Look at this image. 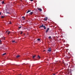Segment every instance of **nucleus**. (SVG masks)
Returning a JSON list of instances; mask_svg holds the SVG:
<instances>
[{"instance_id": "obj_1", "label": "nucleus", "mask_w": 75, "mask_h": 75, "mask_svg": "<svg viewBox=\"0 0 75 75\" xmlns=\"http://www.w3.org/2000/svg\"><path fill=\"white\" fill-rule=\"evenodd\" d=\"M66 73L68 75V74H69V73H70V71H69V69H68L66 71Z\"/></svg>"}, {"instance_id": "obj_2", "label": "nucleus", "mask_w": 75, "mask_h": 75, "mask_svg": "<svg viewBox=\"0 0 75 75\" xmlns=\"http://www.w3.org/2000/svg\"><path fill=\"white\" fill-rule=\"evenodd\" d=\"M43 27H44V25H43V24H42V25L40 26V27H39V28H43Z\"/></svg>"}, {"instance_id": "obj_3", "label": "nucleus", "mask_w": 75, "mask_h": 75, "mask_svg": "<svg viewBox=\"0 0 75 75\" xmlns=\"http://www.w3.org/2000/svg\"><path fill=\"white\" fill-rule=\"evenodd\" d=\"M50 30V28H47V29L46 30V33H48V30Z\"/></svg>"}, {"instance_id": "obj_4", "label": "nucleus", "mask_w": 75, "mask_h": 75, "mask_svg": "<svg viewBox=\"0 0 75 75\" xmlns=\"http://www.w3.org/2000/svg\"><path fill=\"white\" fill-rule=\"evenodd\" d=\"M47 19H48V18L46 17L44 18V20L45 21H47Z\"/></svg>"}, {"instance_id": "obj_5", "label": "nucleus", "mask_w": 75, "mask_h": 75, "mask_svg": "<svg viewBox=\"0 0 75 75\" xmlns=\"http://www.w3.org/2000/svg\"><path fill=\"white\" fill-rule=\"evenodd\" d=\"M48 51H49V52H51V48H49L48 50Z\"/></svg>"}, {"instance_id": "obj_6", "label": "nucleus", "mask_w": 75, "mask_h": 75, "mask_svg": "<svg viewBox=\"0 0 75 75\" xmlns=\"http://www.w3.org/2000/svg\"><path fill=\"white\" fill-rule=\"evenodd\" d=\"M38 10H39V11H42V9L40 8H39L38 9Z\"/></svg>"}, {"instance_id": "obj_7", "label": "nucleus", "mask_w": 75, "mask_h": 75, "mask_svg": "<svg viewBox=\"0 0 75 75\" xmlns=\"http://www.w3.org/2000/svg\"><path fill=\"white\" fill-rule=\"evenodd\" d=\"M33 14V12H31L29 14H30V15H32Z\"/></svg>"}, {"instance_id": "obj_8", "label": "nucleus", "mask_w": 75, "mask_h": 75, "mask_svg": "<svg viewBox=\"0 0 75 75\" xmlns=\"http://www.w3.org/2000/svg\"><path fill=\"white\" fill-rule=\"evenodd\" d=\"M30 11H31L29 10H28L26 13L27 14L29 12H30Z\"/></svg>"}, {"instance_id": "obj_9", "label": "nucleus", "mask_w": 75, "mask_h": 75, "mask_svg": "<svg viewBox=\"0 0 75 75\" xmlns=\"http://www.w3.org/2000/svg\"><path fill=\"white\" fill-rule=\"evenodd\" d=\"M35 56L36 55H34H34H33L32 56H33V58H35Z\"/></svg>"}, {"instance_id": "obj_10", "label": "nucleus", "mask_w": 75, "mask_h": 75, "mask_svg": "<svg viewBox=\"0 0 75 75\" xmlns=\"http://www.w3.org/2000/svg\"><path fill=\"white\" fill-rule=\"evenodd\" d=\"M20 57V55H17L16 56V58H19V57Z\"/></svg>"}, {"instance_id": "obj_11", "label": "nucleus", "mask_w": 75, "mask_h": 75, "mask_svg": "<svg viewBox=\"0 0 75 75\" xmlns=\"http://www.w3.org/2000/svg\"><path fill=\"white\" fill-rule=\"evenodd\" d=\"M44 29H46V27H45V26L44 25L43 27Z\"/></svg>"}, {"instance_id": "obj_12", "label": "nucleus", "mask_w": 75, "mask_h": 75, "mask_svg": "<svg viewBox=\"0 0 75 75\" xmlns=\"http://www.w3.org/2000/svg\"><path fill=\"white\" fill-rule=\"evenodd\" d=\"M10 31H8V35H9V34H10Z\"/></svg>"}, {"instance_id": "obj_13", "label": "nucleus", "mask_w": 75, "mask_h": 75, "mask_svg": "<svg viewBox=\"0 0 75 75\" xmlns=\"http://www.w3.org/2000/svg\"><path fill=\"white\" fill-rule=\"evenodd\" d=\"M38 58H39V59H40V57L39 55H38Z\"/></svg>"}, {"instance_id": "obj_14", "label": "nucleus", "mask_w": 75, "mask_h": 75, "mask_svg": "<svg viewBox=\"0 0 75 75\" xmlns=\"http://www.w3.org/2000/svg\"><path fill=\"white\" fill-rule=\"evenodd\" d=\"M22 18H23V20L25 19V17L24 16L22 17Z\"/></svg>"}, {"instance_id": "obj_15", "label": "nucleus", "mask_w": 75, "mask_h": 75, "mask_svg": "<svg viewBox=\"0 0 75 75\" xmlns=\"http://www.w3.org/2000/svg\"><path fill=\"white\" fill-rule=\"evenodd\" d=\"M38 41H40L41 40L40 39H37Z\"/></svg>"}, {"instance_id": "obj_16", "label": "nucleus", "mask_w": 75, "mask_h": 75, "mask_svg": "<svg viewBox=\"0 0 75 75\" xmlns=\"http://www.w3.org/2000/svg\"><path fill=\"white\" fill-rule=\"evenodd\" d=\"M2 4H4V1H2V2H1Z\"/></svg>"}, {"instance_id": "obj_17", "label": "nucleus", "mask_w": 75, "mask_h": 75, "mask_svg": "<svg viewBox=\"0 0 75 75\" xmlns=\"http://www.w3.org/2000/svg\"><path fill=\"white\" fill-rule=\"evenodd\" d=\"M6 53H4L3 54V55H6Z\"/></svg>"}, {"instance_id": "obj_18", "label": "nucleus", "mask_w": 75, "mask_h": 75, "mask_svg": "<svg viewBox=\"0 0 75 75\" xmlns=\"http://www.w3.org/2000/svg\"><path fill=\"white\" fill-rule=\"evenodd\" d=\"M12 24V23L11 22H10L8 24Z\"/></svg>"}, {"instance_id": "obj_19", "label": "nucleus", "mask_w": 75, "mask_h": 75, "mask_svg": "<svg viewBox=\"0 0 75 75\" xmlns=\"http://www.w3.org/2000/svg\"><path fill=\"white\" fill-rule=\"evenodd\" d=\"M49 39H51V36H49Z\"/></svg>"}, {"instance_id": "obj_20", "label": "nucleus", "mask_w": 75, "mask_h": 75, "mask_svg": "<svg viewBox=\"0 0 75 75\" xmlns=\"http://www.w3.org/2000/svg\"><path fill=\"white\" fill-rule=\"evenodd\" d=\"M21 27H22L20 26L19 27H18V28H19V29H20V28H21Z\"/></svg>"}, {"instance_id": "obj_21", "label": "nucleus", "mask_w": 75, "mask_h": 75, "mask_svg": "<svg viewBox=\"0 0 75 75\" xmlns=\"http://www.w3.org/2000/svg\"><path fill=\"white\" fill-rule=\"evenodd\" d=\"M4 16H1V18H4Z\"/></svg>"}, {"instance_id": "obj_22", "label": "nucleus", "mask_w": 75, "mask_h": 75, "mask_svg": "<svg viewBox=\"0 0 75 75\" xmlns=\"http://www.w3.org/2000/svg\"><path fill=\"white\" fill-rule=\"evenodd\" d=\"M15 42V40H13L12 41V42L14 43Z\"/></svg>"}, {"instance_id": "obj_23", "label": "nucleus", "mask_w": 75, "mask_h": 75, "mask_svg": "<svg viewBox=\"0 0 75 75\" xmlns=\"http://www.w3.org/2000/svg\"><path fill=\"white\" fill-rule=\"evenodd\" d=\"M21 34H23V32H21V33H20Z\"/></svg>"}, {"instance_id": "obj_24", "label": "nucleus", "mask_w": 75, "mask_h": 75, "mask_svg": "<svg viewBox=\"0 0 75 75\" xmlns=\"http://www.w3.org/2000/svg\"><path fill=\"white\" fill-rule=\"evenodd\" d=\"M1 42H2V41H1V40H0V43H1Z\"/></svg>"}, {"instance_id": "obj_25", "label": "nucleus", "mask_w": 75, "mask_h": 75, "mask_svg": "<svg viewBox=\"0 0 75 75\" xmlns=\"http://www.w3.org/2000/svg\"><path fill=\"white\" fill-rule=\"evenodd\" d=\"M31 1H34V0H30Z\"/></svg>"}, {"instance_id": "obj_26", "label": "nucleus", "mask_w": 75, "mask_h": 75, "mask_svg": "<svg viewBox=\"0 0 75 75\" xmlns=\"http://www.w3.org/2000/svg\"><path fill=\"white\" fill-rule=\"evenodd\" d=\"M43 52H45V50H44L43 51Z\"/></svg>"}, {"instance_id": "obj_27", "label": "nucleus", "mask_w": 75, "mask_h": 75, "mask_svg": "<svg viewBox=\"0 0 75 75\" xmlns=\"http://www.w3.org/2000/svg\"><path fill=\"white\" fill-rule=\"evenodd\" d=\"M6 33H8V30L6 31Z\"/></svg>"}, {"instance_id": "obj_28", "label": "nucleus", "mask_w": 75, "mask_h": 75, "mask_svg": "<svg viewBox=\"0 0 75 75\" xmlns=\"http://www.w3.org/2000/svg\"><path fill=\"white\" fill-rule=\"evenodd\" d=\"M70 74H71V71H70Z\"/></svg>"}, {"instance_id": "obj_29", "label": "nucleus", "mask_w": 75, "mask_h": 75, "mask_svg": "<svg viewBox=\"0 0 75 75\" xmlns=\"http://www.w3.org/2000/svg\"><path fill=\"white\" fill-rule=\"evenodd\" d=\"M53 75H55V74H53Z\"/></svg>"}, {"instance_id": "obj_30", "label": "nucleus", "mask_w": 75, "mask_h": 75, "mask_svg": "<svg viewBox=\"0 0 75 75\" xmlns=\"http://www.w3.org/2000/svg\"><path fill=\"white\" fill-rule=\"evenodd\" d=\"M1 14V12H0V15Z\"/></svg>"}, {"instance_id": "obj_31", "label": "nucleus", "mask_w": 75, "mask_h": 75, "mask_svg": "<svg viewBox=\"0 0 75 75\" xmlns=\"http://www.w3.org/2000/svg\"><path fill=\"white\" fill-rule=\"evenodd\" d=\"M18 75H21V74H18Z\"/></svg>"}]
</instances>
